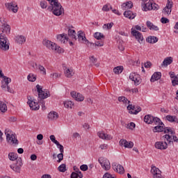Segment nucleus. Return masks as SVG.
<instances>
[{
  "mask_svg": "<svg viewBox=\"0 0 178 178\" xmlns=\"http://www.w3.org/2000/svg\"><path fill=\"white\" fill-rule=\"evenodd\" d=\"M50 140L51 141H52V143H54V144H56V145H59V142L56 140V138H55V136L54 135L50 136Z\"/></svg>",
  "mask_w": 178,
  "mask_h": 178,
  "instance_id": "nucleus-47",
  "label": "nucleus"
},
{
  "mask_svg": "<svg viewBox=\"0 0 178 178\" xmlns=\"http://www.w3.org/2000/svg\"><path fill=\"white\" fill-rule=\"evenodd\" d=\"M155 148H157V149H166L168 148V142H156Z\"/></svg>",
  "mask_w": 178,
  "mask_h": 178,
  "instance_id": "nucleus-17",
  "label": "nucleus"
},
{
  "mask_svg": "<svg viewBox=\"0 0 178 178\" xmlns=\"http://www.w3.org/2000/svg\"><path fill=\"white\" fill-rule=\"evenodd\" d=\"M90 60L92 62V63H93V65H96L97 67H98L99 66V63H97V58L94 57V56H92L90 58ZM97 63V64H95Z\"/></svg>",
  "mask_w": 178,
  "mask_h": 178,
  "instance_id": "nucleus-44",
  "label": "nucleus"
},
{
  "mask_svg": "<svg viewBox=\"0 0 178 178\" xmlns=\"http://www.w3.org/2000/svg\"><path fill=\"white\" fill-rule=\"evenodd\" d=\"M76 172V175H78V177L83 178V173L81 172V171H80L79 169H77Z\"/></svg>",
  "mask_w": 178,
  "mask_h": 178,
  "instance_id": "nucleus-62",
  "label": "nucleus"
},
{
  "mask_svg": "<svg viewBox=\"0 0 178 178\" xmlns=\"http://www.w3.org/2000/svg\"><path fill=\"white\" fill-rule=\"evenodd\" d=\"M80 169L81 170H82L83 172H87V170H88V165H86V164H83L80 166Z\"/></svg>",
  "mask_w": 178,
  "mask_h": 178,
  "instance_id": "nucleus-51",
  "label": "nucleus"
},
{
  "mask_svg": "<svg viewBox=\"0 0 178 178\" xmlns=\"http://www.w3.org/2000/svg\"><path fill=\"white\" fill-rule=\"evenodd\" d=\"M78 41L82 42L83 44H88L89 42L88 40L86 38V34L83 31H78Z\"/></svg>",
  "mask_w": 178,
  "mask_h": 178,
  "instance_id": "nucleus-10",
  "label": "nucleus"
},
{
  "mask_svg": "<svg viewBox=\"0 0 178 178\" xmlns=\"http://www.w3.org/2000/svg\"><path fill=\"white\" fill-rule=\"evenodd\" d=\"M8 158L10 161H17V154H15L14 152H10L8 154Z\"/></svg>",
  "mask_w": 178,
  "mask_h": 178,
  "instance_id": "nucleus-34",
  "label": "nucleus"
},
{
  "mask_svg": "<svg viewBox=\"0 0 178 178\" xmlns=\"http://www.w3.org/2000/svg\"><path fill=\"white\" fill-rule=\"evenodd\" d=\"M103 27H107L108 30H111L112 27H113V22H111L108 24H104Z\"/></svg>",
  "mask_w": 178,
  "mask_h": 178,
  "instance_id": "nucleus-52",
  "label": "nucleus"
},
{
  "mask_svg": "<svg viewBox=\"0 0 178 178\" xmlns=\"http://www.w3.org/2000/svg\"><path fill=\"white\" fill-rule=\"evenodd\" d=\"M165 130V124L163 125H157L154 127L153 132L154 133H162Z\"/></svg>",
  "mask_w": 178,
  "mask_h": 178,
  "instance_id": "nucleus-22",
  "label": "nucleus"
},
{
  "mask_svg": "<svg viewBox=\"0 0 178 178\" xmlns=\"http://www.w3.org/2000/svg\"><path fill=\"white\" fill-rule=\"evenodd\" d=\"M112 168L115 172L120 173V175H123V173H124V168L120 164L118 165L116 163H113Z\"/></svg>",
  "mask_w": 178,
  "mask_h": 178,
  "instance_id": "nucleus-9",
  "label": "nucleus"
},
{
  "mask_svg": "<svg viewBox=\"0 0 178 178\" xmlns=\"http://www.w3.org/2000/svg\"><path fill=\"white\" fill-rule=\"evenodd\" d=\"M0 111L3 113H5L6 111H8V106H6V104L3 103V102L0 101Z\"/></svg>",
  "mask_w": 178,
  "mask_h": 178,
  "instance_id": "nucleus-32",
  "label": "nucleus"
},
{
  "mask_svg": "<svg viewBox=\"0 0 178 178\" xmlns=\"http://www.w3.org/2000/svg\"><path fill=\"white\" fill-rule=\"evenodd\" d=\"M5 134L6 136L7 143H8L9 144H15V145H17L19 144V140H17L16 134H13V132L10 129H6L5 130Z\"/></svg>",
  "mask_w": 178,
  "mask_h": 178,
  "instance_id": "nucleus-3",
  "label": "nucleus"
},
{
  "mask_svg": "<svg viewBox=\"0 0 178 178\" xmlns=\"http://www.w3.org/2000/svg\"><path fill=\"white\" fill-rule=\"evenodd\" d=\"M158 38L156 36H149L146 38L147 42H149V44H155L156 42H158Z\"/></svg>",
  "mask_w": 178,
  "mask_h": 178,
  "instance_id": "nucleus-27",
  "label": "nucleus"
},
{
  "mask_svg": "<svg viewBox=\"0 0 178 178\" xmlns=\"http://www.w3.org/2000/svg\"><path fill=\"white\" fill-rule=\"evenodd\" d=\"M68 36L70 38H72V40H74V41L77 40V37L76 36V31L73 29H68Z\"/></svg>",
  "mask_w": 178,
  "mask_h": 178,
  "instance_id": "nucleus-24",
  "label": "nucleus"
},
{
  "mask_svg": "<svg viewBox=\"0 0 178 178\" xmlns=\"http://www.w3.org/2000/svg\"><path fill=\"white\" fill-rule=\"evenodd\" d=\"M113 72L115 74H120L123 72V66H118L113 69Z\"/></svg>",
  "mask_w": 178,
  "mask_h": 178,
  "instance_id": "nucleus-38",
  "label": "nucleus"
},
{
  "mask_svg": "<svg viewBox=\"0 0 178 178\" xmlns=\"http://www.w3.org/2000/svg\"><path fill=\"white\" fill-rule=\"evenodd\" d=\"M2 29H3V33H6V34H10V26L8 24H3L2 25Z\"/></svg>",
  "mask_w": 178,
  "mask_h": 178,
  "instance_id": "nucleus-28",
  "label": "nucleus"
},
{
  "mask_svg": "<svg viewBox=\"0 0 178 178\" xmlns=\"http://www.w3.org/2000/svg\"><path fill=\"white\" fill-rule=\"evenodd\" d=\"M35 66H38L37 63H35ZM38 67L39 70L42 72V74H47V70H45V67H44V66L39 65Z\"/></svg>",
  "mask_w": 178,
  "mask_h": 178,
  "instance_id": "nucleus-42",
  "label": "nucleus"
},
{
  "mask_svg": "<svg viewBox=\"0 0 178 178\" xmlns=\"http://www.w3.org/2000/svg\"><path fill=\"white\" fill-rule=\"evenodd\" d=\"M94 37L95 38H96V40H102V38H105V35H104V34L99 32L95 33Z\"/></svg>",
  "mask_w": 178,
  "mask_h": 178,
  "instance_id": "nucleus-35",
  "label": "nucleus"
},
{
  "mask_svg": "<svg viewBox=\"0 0 178 178\" xmlns=\"http://www.w3.org/2000/svg\"><path fill=\"white\" fill-rule=\"evenodd\" d=\"M127 109L128 111H129V113H132L133 115H137V113L141 112V107L133 106L131 104H129ZM131 110L134 111H131Z\"/></svg>",
  "mask_w": 178,
  "mask_h": 178,
  "instance_id": "nucleus-11",
  "label": "nucleus"
},
{
  "mask_svg": "<svg viewBox=\"0 0 178 178\" xmlns=\"http://www.w3.org/2000/svg\"><path fill=\"white\" fill-rule=\"evenodd\" d=\"M124 16L128 19H134V17H136V14L133 13V11L131 10H127L124 12Z\"/></svg>",
  "mask_w": 178,
  "mask_h": 178,
  "instance_id": "nucleus-26",
  "label": "nucleus"
},
{
  "mask_svg": "<svg viewBox=\"0 0 178 178\" xmlns=\"http://www.w3.org/2000/svg\"><path fill=\"white\" fill-rule=\"evenodd\" d=\"M22 166H23V163L22 162V158H19L17 160V162L14 166L10 165V168L13 169L14 172H16L17 173H20Z\"/></svg>",
  "mask_w": 178,
  "mask_h": 178,
  "instance_id": "nucleus-6",
  "label": "nucleus"
},
{
  "mask_svg": "<svg viewBox=\"0 0 178 178\" xmlns=\"http://www.w3.org/2000/svg\"><path fill=\"white\" fill-rule=\"evenodd\" d=\"M58 118H59V115L55 111H51L48 114V119H49L50 120H56Z\"/></svg>",
  "mask_w": 178,
  "mask_h": 178,
  "instance_id": "nucleus-23",
  "label": "nucleus"
},
{
  "mask_svg": "<svg viewBox=\"0 0 178 178\" xmlns=\"http://www.w3.org/2000/svg\"><path fill=\"white\" fill-rule=\"evenodd\" d=\"M153 123H154L157 126H163V122H162V121L158 117H154Z\"/></svg>",
  "mask_w": 178,
  "mask_h": 178,
  "instance_id": "nucleus-36",
  "label": "nucleus"
},
{
  "mask_svg": "<svg viewBox=\"0 0 178 178\" xmlns=\"http://www.w3.org/2000/svg\"><path fill=\"white\" fill-rule=\"evenodd\" d=\"M57 158L58 159V160L57 161V162L58 163H60V162H62V161H63V152H60V154H58L57 155Z\"/></svg>",
  "mask_w": 178,
  "mask_h": 178,
  "instance_id": "nucleus-49",
  "label": "nucleus"
},
{
  "mask_svg": "<svg viewBox=\"0 0 178 178\" xmlns=\"http://www.w3.org/2000/svg\"><path fill=\"white\" fill-rule=\"evenodd\" d=\"M112 175H111L109 172H106L102 178H111Z\"/></svg>",
  "mask_w": 178,
  "mask_h": 178,
  "instance_id": "nucleus-64",
  "label": "nucleus"
},
{
  "mask_svg": "<svg viewBox=\"0 0 178 178\" xmlns=\"http://www.w3.org/2000/svg\"><path fill=\"white\" fill-rule=\"evenodd\" d=\"M40 6L42 8V9H47V7L48 6V3L44 0L40 1Z\"/></svg>",
  "mask_w": 178,
  "mask_h": 178,
  "instance_id": "nucleus-46",
  "label": "nucleus"
},
{
  "mask_svg": "<svg viewBox=\"0 0 178 178\" xmlns=\"http://www.w3.org/2000/svg\"><path fill=\"white\" fill-rule=\"evenodd\" d=\"M120 145H121V147H124V148H133V147H134V143L131 141H127L124 139H121L120 140Z\"/></svg>",
  "mask_w": 178,
  "mask_h": 178,
  "instance_id": "nucleus-14",
  "label": "nucleus"
},
{
  "mask_svg": "<svg viewBox=\"0 0 178 178\" xmlns=\"http://www.w3.org/2000/svg\"><path fill=\"white\" fill-rule=\"evenodd\" d=\"M36 90L38 92V102L35 99H32L31 97H28V102L29 106L32 111H38L40 109V105L42 106V111H45V101L49 97H51V94L48 90H42V86L39 84L36 85Z\"/></svg>",
  "mask_w": 178,
  "mask_h": 178,
  "instance_id": "nucleus-1",
  "label": "nucleus"
},
{
  "mask_svg": "<svg viewBox=\"0 0 178 178\" xmlns=\"http://www.w3.org/2000/svg\"><path fill=\"white\" fill-rule=\"evenodd\" d=\"M131 34L136 38L140 44L143 43V41H144V37H143V34L137 31L136 29H134L131 31Z\"/></svg>",
  "mask_w": 178,
  "mask_h": 178,
  "instance_id": "nucleus-8",
  "label": "nucleus"
},
{
  "mask_svg": "<svg viewBox=\"0 0 178 178\" xmlns=\"http://www.w3.org/2000/svg\"><path fill=\"white\" fill-rule=\"evenodd\" d=\"M122 9H131L133 8V2L127 1L126 3H122Z\"/></svg>",
  "mask_w": 178,
  "mask_h": 178,
  "instance_id": "nucleus-31",
  "label": "nucleus"
},
{
  "mask_svg": "<svg viewBox=\"0 0 178 178\" xmlns=\"http://www.w3.org/2000/svg\"><path fill=\"white\" fill-rule=\"evenodd\" d=\"M118 101L119 102H123V104H127V102L128 104H130V101H129L124 96L119 97Z\"/></svg>",
  "mask_w": 178,
  "mask_h": 178,
  "instance_id": "nucleus-40",
  "label": "nucleus"
},
{
  "mask_svg": "<svg viewBox=\"0 0 178 178\" xmlns=\"http://www.w3.org/2000/svg\"><path fill=\"white\" fill-rule=\"evenodd\" d=\"M51 49L52 51H56L57 52H58V54L63 52V50H62V48H60V47H58L57 44H55L54 42H51L50 49Z\"/></svg>",
  "mask_w": 178,
  "mask_h": 178,
  "instance_id": "nucleus-20",
  "label": "nucleus"
},
{
  "mask_svg": "<svg viewBox=\"0 0 178 178\" xmlns=\"http://www.w3.org/2000/svg\"><path fill=\"white\" fill-rule=\"evenodd\" d=\"M57 40L60 42L65 43V41H69V38H67V34L63 33L57 35Z\"/></svg>",
  "mask_w": 178,
  "mask_h": 178,
  "instance_id": "nucleus-21",
  "label": "nucleus"
},
{
  "mask_svg": "<svg viewBox=\"0 0 178 178\" xmlns=\"http://www.w3.org/2000/svg\"><path fill=\"white\" fill-rule=\"evenodd\" d=\"M50 77H51V79H54V77L55 79H58V78L60 77V74H59L58 73L51 74Z\"/></svg>",
  "mask_w": 178,
  "mask_h": 178,
  "instance_id": "nucleus-57",
  "label": "nucleus"
},
{
  "mask_svg": "<svg viewBox=\"0 0 178 178\" xmlns=\"http://www.w3.org/2000/svg\"><path fill=\"white\" fill-rule=\"evenodd\" d=\"M151 172L152 173L154 178H162V175L161 174L162 172L159 168L155 166L152 167Z\"/></svg>",
  "mask_w": 178,
  "mask_h": 178,
  "instance_id": "nucleus-12",
  "label": "nucleus"
},
{
  "mask_svg": "<svg viewBox=\"0 0 178 178\" xmlns=\"http://www.w3.org/2000/svg\"><path fill=\"white\" fill-rule=\"evenodd\" d=\"M42 44H43V45H44L45 47H47L49 49H51V45L52 44V42L51 40H48L45 39L42 41Z\"/></svg>",
  "mask_w": 178,
  "mask_h": 178,
  "instance_id": "nucleus-37",
  "label": "nucleus"
},
{
  "mask_svg": "<svg viewBox=\"0 0 178 178\" xmlns=\"http://www.w3.org/2000/svg\"><path fill=\"white\" fill-rule=\"evenodd\" d=\"M161 77H162V73L160 72H154L150 79V81L151 83H154V81H158V80H160Z\"/></svg>",
  "mask_w": 178,
  "mask_h": 178,
  "instance_id": "nucleus-18",
  "label": "nucleus"
},
{
  "mask_svg": "<svg viewBox=\"0 0 178 178\" xmlns=\"http://www.w3.org/2000/svg\"><path fill=\"white\" fill-rule=\"evenodd\" d=\"M71 97L75 99V101H78L79 102H81L84 101V97H83V95L80 93H76L75 91H72L70 93Z\"/></svg>",
  "mask_w": 178,
  "mask_h": 178,
  "instance_id": "nucleus-15",
  "label": "nucleus"
},
{
  "mask_svg": "<svg viewBox=\"0 0 178 178\" xmlns=\"http://www.w3.org/2000/svg\"><path fill=\"white\" fill-rule=\"evenodd\" d=\"M9 40L3 35H0V49L1 51H9Z\"/></svg>",
  "mask_w": 178,
  "mask_h": 178,
  "instance_id": "nucleus-4",
  "label": "nucleus"
},
{
  "mask_svg": "<svg viewBox=\"0 0 178 178\" xmlns=\"http://www.w3.org/2000/svg\"><path fill=\"white\" fill-rule=\"evenodd\" d=\"M173 62V58L172 57H167L163 61L161 66H169Z\"/></svg>",
  "mask_w": 178,
  "mask_h": 178,
  "instance_id": "nucleus-25",
  "label": "nucleus"
},
{
  "mask_svg": "<svg viewBox=\"0 0 178 178\" xmlns=\"http://www.w3.org/2000/svg\"><path fill=\"white\" fill-rule=\"evenodd\" d=\"M99 148L101 149H108V145H106V144L100 145Z\"/></svg>",
  "mask_w": 178,
  "mask_h": 178,
  "instance_id": "nucleus-63",
  "label": "nucleus"
},
{
  "mask_svg": "<svg viewBox=\"0 0 178 178\" xmlns=\"http://www.w3.org/2000/svg\"><path fill=\"white\" fill-rule=\"evenodd\" d=\"M58 148H59L60 149V152H64V147H63V145H60V143H59L58 142V145H56Z\"/></svg>",
  "mask_w": 178,
  "mask_h": 178,
  "instance_id": "nucleus-60",
  "label": "nucleus"
},
{
  "mask_svg": "<svg viewBox=\"0 0 178 178\" xmlns=\"http://www.w3.org/2000/svg\"><path fill=\"white\" fill-rule=\"evenodd\" d=\"M152 4L153 3L152 1H149L145 3V6H144L145 12H147V10H152Z\"/></svg>",
  "mask_w": 178,
  "mask_h": 178,
  "instance_id": "nucleus-33",
  "label": "nucleus"
},
{
  "mask_svg": "<svg viewBox=\"0 0 178 178\" xmlns=\"http://www.w3.org/2000/svg\"><path fill=\"white\" fill-rule=\"evenodd\" d=\"M95 47H104V42L102 40H98L95 42Z\"/></svg>",
  "mask_w": 178,
  "mask_h": 178,
  "instance_id": "nucleus-53",
  "label": "nucleus"
},
{
  "mask_svg": "<svg viewBox=\"0 0 178 178\" xmlns=\"http://www.w3.org/2000/svg\"><path fill=\"white\" fill-rule=\"evenodd\" d=\"M15 41L17 44H24L26 41V37L24 35H17L15 38Z\"/></svg>",
  "mask_w": 178,
  "mask_h": 178,
  "instance_id": "nucleus-29",
  "label": "nucleus"
},
{
  "mask_svg": "<svg viewBox=\"0 0 178 178\" xmlns=\"http://www.w3.org/2000/svg\"><path fill=\"white\" fill-rule=\"evenodd\" d=\"M172 84L173 87H176V86H178V78L173 79L172 81Z\"/></svg>",
  "mask_w": 178,
  "mask_h": 178,
  "instance_id": "nucleus-58",
  "label": "nucleus"
},
{
  "mask_svg": "<svg viewBox=\"0 0 178 178\" xmlns=\"http://www.w3.org/2000/svg\"><path fill=\"white\" fill-rule=\"evenodd\" d=\"M154 116L152 115H146L144 117V122L145 123H147V124H152L154 123Z\"/></svg>",
  "mask_w": 178,
  "mask_h": 178,
  "instance_id": "nucleus-19",
  "label": "nucleus"
},
{
  "mask_svg": "<svg viewBox=\"0 0 178 178\" xmlns=\"http://www.w3.org/2000/svg\"><path fill=\"white\" fill-rule=\"evenodd\" d=\"M27 79L29 80V81H31L32 83H34V81L37 80V78L35 77V76H34V74H29L27 76Z\"/></svg>",
  "mask_w": 178,
  "mask_h": 178,
  "instance_id": "nucleus-41",
  "label": "nucleus"
},
{
  "mask_svg": "<svg viewBox=\"0 0 178 178\" xmlns=\"http://www.w3.org/2000/svg\"><path fill=\"white\" fill-rule=\"evenodd\" d=\"M136 128V124L134 122H130L127 124V129H129L130 130H133V129Z\"/></svg>",
  "mask_w": 178,
  "mask_h": 178,
  "instance_id": "nucleus-48",
  "label": "nucleus"
},
{
  "mask_svg": "<svg viewBox=\"0 0 178 178\" xmlns=\"http://www.w3.org/2000/svg\"><path fill=\"white\" fill-rule=\"evenodd\" d=\"M166 119L168 120V122H170L171 123H173V122H176V120L177 119V117L175 115H168L166 116Z\"/></svg>",
  "mask_w": 178,
  "mask_h": 178,
  "instance_id": "nucleus-39",
  "label": "nucleus"
},
{
  "mask_svg": "<svg viewBox=\"0 0 178 178\" xmlns=\"http://www.w3.org/2000/svg\"><path fill=\"white\" fill-rule=\"evenodd\" d=\"M58 171L59 172H62L63 173H64V172H66V164L63 163L61 164L58 168Z\"/></svg>",
  "mask_w": 178,
  "mask_h": 178,
  "instance_id": "nucleus-43",
  "label": "nucleus"
},
{
  "mask_svg": "<svg viewBox=\"0 0 178 178\" xmlns=\"http://www.w3.org/2000/svg\"><path fill=\"white\" fill-rule=\"evenodd\" d=\"M47 9L50 12H52L53 15L55 16H60L63 13H65V9L62 7L58 0L51 4Z\"/></svg>",
  "mask_w": 178,
  "mask_h": 178,
  "instance_id": "nucleus-2",
  "label": "nucleus"
},
{
  "mask_svg": "<svg viewBox=\"0 0 178 178\" xmlns=\"http://www.w3.org/2000/svg\"><path fill=\"white\" fill-rule=\"evenodd\" d=\"M97 136L99 137V138H102V140H105L106 134L104 133V131H99L97 133Z\"/></svg>",
  "mask_w": 178,
  "mask_h": 178,
  "instance_id": "nucleus-50",
  "label": "nucleus"
},
{
  "mask_svg": "<svg viewBox=\"0 0 178 178\" xmlns=\"http://www.w3.org/2000/svg\"><path fill=\"white\" fill-rule=\"evenodd\" d=\"M71 178H79V174H77V172H72L71 175H70Z\"/></svg>",
  "mask_w": 178,
  "mask_h": 178,
  "instance_id": "nucleus-61",
  "label": "nucleus"
},
{
  "mask_svg": "<svg viewBox=\"0 0 178 178\" xmlns=\"http://www.w3.org/2000/svg\"><path fill=\"white\" fill-rule=\"evenodd\" d=\"M64 106L65 108H72V106H73V102L67 101L64 102Z\"/></svg>",
  "mask_w": 178,
  "mask_h": 178,
  "instance_id": "nucleus-45",
  "label": "nucleus"
},
{
  "mask_svg": "<svg viewBox=\"0 0 178 178\" xmlns=\"http://www.w3.org/2000/svg\"><path fill=\"white\" fill-rule=\"evenodd\" d=\"M172 6H173V3L168 0L166 6L163 10V13H164V15H170V13H172Z\"/></svg>",
  "mask_w": 178,
  "mask_h": 178,
  "instance_id": "nucleus-13",
  "label": "nucleus"
},
{
  "mask_svg": "<svg viewBox=\"0 0 178 178\" xmlns=\"http://www.w3.org/2000/svg\"><path fill=\"white\" fill-rule=\"evenodd\" d=\"M98 162L100 163L102 168L104 169V170H109V169H111V163L108 159L100 157L98 159Z\"/></svg>",
  "mask_w": 178,
  "mask_h": 178,
  "instance_id": "nucleus-5",
  "label": "nucleus"
},
{
  "mask_svg": "<svg viewBox=\"0 0 178 178\" xmlns=\"http://www.w3.org/2000/svg\"><path fill=\"white\" fill-rule=\"evenodd\" d=\"M9 83H12V79L8 76H3L1 81V88L3 90H6V86H9Z\"/></svg>",
  "mask_w": 178,
  "mask_h": 178,
  "instance_id": "nucleus-16",
  "label": "nucleus"
},
{
  "mask_svg": "<svg viewBox=\"0 0 178 178\" xmlns=\"http://www.w3.org/2000/svg\"><path fill=\"white\" fill-rule=\"evenodd\" d=\"M5 6L8 9V10H12L13 13H17V10H19V7L17 6V4L13 2L6 3Z\"/></svg>",
  "mask_w": 178,
  "mask_h": 178,
  "instance_id": "nucleus-7",
  "label": "nucleus"
},
{
  "mask_svg": "<svg viewBox=\"0 0 178 178\" xmlns=\"http://www.w3.org/2000/svg\"><path fill=\"white\" fill-rule=\"evenodd\" d=\"M162 140H164V141H168V144H172L173 143V138H172V136L169 134H165L162 136Z\"/></svg>",
  "mask_w": 178,
  "mask_h": 178,
  "instance_id": "nucleus-30",
  "label": "nucleus"
},
{
  "mask_svg": "<svg viewBox=\"0 0 178 178\" xmlns=\"http://www.w3.org/2000/svg\"><path fill=\"white\" fill-rule=\"evenodd\" d=\"M159 9V6L156 3H153L152 4V10H158Z\"/></svg>",
  "mask_w": 178,
  "mask_h": 178,
  "instance_id": "nucleus-59",
  "label": "nucleus"
},
{
  "mask_svg": "<svg viewBox=\"0 0 178 178\" xmlns=\"http://www.w3.org/2000/svg\"><path fill=\"white\" fill-rule=\"evenodd\" d=\"M5 91H8V92H10V94H13V89H12V88H10V86H9V85H8L6 86V89H3Z\"/></svg>",
  "mask_w": 178,
  "mask_h": 178,
  "instance_id": "nucleus-56",
  "label": "nucleus"
},
{
  "mask_svg": "<svg viewBox=\"0 0 178 178\" xmlns=\"http://www.w3.org/2000/svg\"><path fill=\"white\" fill-rule=\"evenodd\" d=\"M65 76L66 77L70 78L72 77V76H73V74H72V71H70V69H67L65 72Z\"/></svg>",
  "mask_w": 178,
  "mask_h": 178,
  "instance_id": "nucleus-54",
  "label": "nucleus"
},
{
  "mask_svg": "<svg viewBox=\"0 0 178 178\" xmlns=\"http://www.w3.org/2000/svg\"><path fill=\"white\" fill-rule=\"evenodd\" d=\"M161 23H163V24H166L167 23H169V19H168L165 17H163L161 19Z\"/></svg>",
  "mask_w": 178,
  "mask_h": 178,
  "instance_id": "nucleus-55",
  "label": "nucleus"
}]
</instances>
